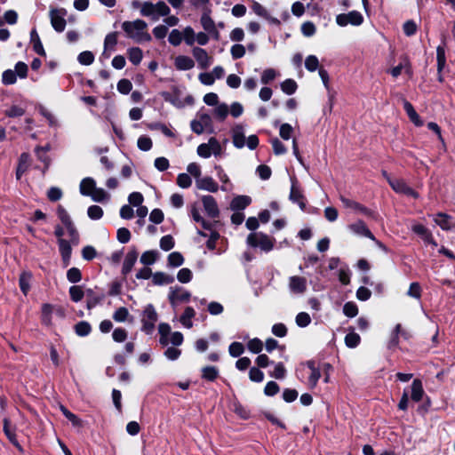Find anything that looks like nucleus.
<instances>
[{"mask_svg":"<svg viewBox=\"0 0 455 455\" xmlns=\"http://www.w3.org/2000/svg\"><path fill=\"white\" fill-rule=\"evenodd\" d=\"M30 36H31V41L33 42V47H34L35 52L41 56H44L45 52H44V49L43 47V44L41 43V40H40L39 36L36 33V31L32 30Z\"/></svg>","mask_w":455,"mask_h":455,"instance_id":"nucleus-33","label":"nucleus"},{"mask_svg":"<svg viewBox=\"0 0 455 455\" xmlns=\"http://www.w3.org/2000/svg\"><path fill=\"white\" fill-rule=\"evenodd\" d=\"M81 195L90 196L94 202L102 203L109 200L110 196L103 188H97L96 181L90 177L81 180L79 186Z\"/></svg>","mask_w":455,"mask_h":455,"instance_id":"nucleus-3","label":"nucleus"},{"mask_svg":"<svg viewBox=\"0 0 455 455\" xmlns=\"http://www.w3.org/2000/svg\"><path fill=\"white\" fill-rule=\"evenodd\" d=\"M272 378L283 379L286 375V369L283 363H278L275 365L274 370L269 373Z\"/></svg>","mask_w":455,"mask_h":455,"instance_id":"nucleus-42","label":"nucleus"},{"mask_svg":"<svg viewBox=\"0 0 455 455\" xmlns=\"http://www.w3.org/2000/svg\"><path fill=\"white\" fill-rule=\"evenodd\" d=\"M211 116L207 114L198 116L197 119L191 122V129L196 134H201L211 125Z\"/></svg>","mask_w":455,"mask_h":455,"instance_id":"nucleus-13","label":"nucleus"},{"mask_svg":"<svg viewBox=\"0 0 455 455\" xmlns=\"http://www.w3.org/2000/svg\"><path fill=\"white\" fill-rule=\"evenodd\" d=\"M17 81L16 74L12 69H7L2 74V83L5 85L15 84Z\"/></svg>","mask_w":455,"mask_h":455,"instance_id":"nucleus-45","label":"nucleus"},{"mask_svg":"<svg viewBox=\"0 0 455 455\" xmlns=\"http://www.w3.org/2000/svg\"><path fill=\"white\" fill-rule=\"evenodd\" d=\"M219 375V371L215 366H206L202 370V377L209 381H213Z\"/></svg>","mask_w":455,"mask_h":455,"instance_id":"nucleus-36","label":"nucleus"},{"mask_svg":"<svg viewBox=\"0 0 455 455\" xmlns=\"http://www.w3.org/2000/svg\"><path fill=\"white\" fill-rule=\"evenodd\" d=\"M66 15L67 11L63 8L52 9L50 11L51 24L57 32L64 31L66 28Z\"/></svg>","mask_w":455,"mask_h":455,"instance_id":"nucleus-9","label":"nucleus"},{"mask_svg":"<svg viewBox=\"0 0 455 455\" xmlns=\"http://www.w3.org/2000/svg\"><path fill=\"white\" fill-rule=\"evenodd\" d=\"M122 28L126 36L136 43L149 42L152 39L148 31V24L143 20L137 19L132 21H124Z\"/></svg>","mask_w":455,"mask_h":455,"instance_id":"nucleus-1","label":"nucleus"},{"mask_svg":"<svg viewBox=\"0 0 455 455\" xmlns=\"http://www.w3.org/2000/svg\"><path fill=\"white\" fill-rule=\"evenodd\" d=\"M25 110L23 108L13 105L10 108L6 109L4 114L9 117H19L23 116Z\"/></svg>","mask_w":455,"mask_h":455,"instance_id":"nucleus-64","label":"nucleus"},{"mask_svg":"<svg viewBox=\"0 0 455 455\" xmlns=\"http://www.w3.org/2000/svg\"><path fill=\"white\" fill-rule=\"evenodd\" d=\"M228 351L231 356L237 357L243 353L244 347L240 342H233L230 344Z\"/></svg>","mask_w":455,"mask_h":455,"instance_id":"nucleus-56","label":"nucleus"},{"mask_svg":"<svg viewBox=\"0 0 455 455\" xmlns=\"http://www.w3.org/2000/svg\"><path fill=\"white\" fill-rule=\"evenodd\" d=\"M232 142L236 148H243L247 146L251 150L255 149L259 145V139L256 135L245 137V128L243 124H236L232 128Z\"/></svg>","mask_w":455,"mask_h":455,"instance_id":"nucleus-4","label":"nucleus"},{"mask_svg":"<svg viewBox=\"0 0 455 455\" xmlns=\"http://www.w3.org/2000/svg\"><path fill=\"white\" fill-rule=\"evenodd\" d=\"M116 44H117V34L116 33H110L106 36L105 40H104L103 54H105L107 58H108L110 56L111 52L115 51Z\"/></svg>","mask_w":455,"mask_h":455,"instance_id":"nucleus-21","label":"nucleus"},{"mask_svg":"<svg viewBox=\"0 0 455 455\" xmlns=\"http://www.w3.org/2000/svg\"><path fill=\"white\" fill-rule=\"evenodd\" d=\"M340 201L342 202L343 205L346 208L351 209L354 212H358V213H363L366 215L370 214V211L357 202L352 201L344 196H340Z\"/></svg>","mask_w":455,"mask_h":455,"instance_id":"nucleus-23","label":"nucleus"},{"mask_svg":"<svg viewBox=\"0 0 455 455\" xmlns=\"http://www.w3.org/2000/svg\"><path fill=\"white\" fill-rule=\"evenodd\" d=\"M288 288L291 294L301 295L306 292L307 281L304 276L292 275L288 279Z\"/></svg>","mask_w":455,"mask_h":455,"instance_id":"nucleus-8","label":"nucleus"},{"mask_svg":"<svg viewBox=\"0 0 455 455\" xmlns=\"http://www.w3.org/2000/svg\"><path fill=\"white\" fill-rule=\"evenodd\" d=\"M174 66L178 70H190L195 67V62L188 56L179 55L174 59Z\"/></svg>","mask_w":455,"mask_h":455,"instance_id":"nucleus-17","label":"nucleus"},{"mask_svg":"<svg viewBox=\"0 0 455 455\" xmlns=\"http://www.w3.org/2000/svg\"><path fill=\"white\" fill-rule=\"evenodd\" d=\"M128 59L133 65H139L143 58L142 50L139 47H132L127 50Z\"/></svg>","mask_w":455,"mask_h":455,"instance_id":"nucleus-32","label":"nucleus"},{"mask_svg":"<svg viewBox=\"0 0 455 455\" xmlns=\"http://www.w3.org/2000/svg\"><path fill=\"white\" fill-rule=\"evenodd\" d=\"M403 108L409 118L416 126L423 125V122L421 121L419 116L417 114L413 106L409 101L403 100Z\"/></svg>","mask_w":455,"mask_h":455,"instance_id":"nucleus-25","label":"nucleus"},{"mask_svg":"<svg viewBox=\"0 0 455 455\" xmlns=\"http://www.w3.org/2000/svg\"><path fill=\"white\" fill-rule=\"evenodd\" d=\"M87 214L92 220H100L103 216V210L99 205H92L88 208Z\"/></svg>","mask_w":455,"mask_h":455,"instance_id":"nucleus-52","label":"nucleus"},{"mask_svg":"<svg viewBox=\"0 0 455 455\" xmlns=\"http://www.w3.org/2000/svg\"><path fill=\"white\" fill-rule=\"evenodd\" d=\"M245 52V47L243 44H234L230 49L231 55L235 60L243 57Z\"/></svg>","mask_w":455,"mask_h":455,"instance_id":"nucleus-60","label":"nucleus"},{"mask_svg":"<svg viewBox=\"0 0 455 455\" xmlns=\"http://www.w3.org/2000/svg\"><path fill=\"white\" fill-rule=\"evenodd\" d=\"M4 434L6 435L7 438L9 439V441L15 446L18 448V450L20 451H23V449L22 447L20 446V444L19 443L17 438H16V435H15V430L14 428L11 426V423H10V420L8 419H4Z\"/></svg>","mask_w":455,"mask_h":455,"instance_id":"nucleus-19","label":"nucleus"},{"mask_svg":"<svg viewBox=\"0 0 455 455\" xmlns=\"http://www.w3.org/2000/svg\"><path fill=\"white\" fill-rule=\"evenodd\" d=\"M140 9V13L146 18H149L154 21H157L161 17L168 16L171 12L170 7L164 1L153 3L151 1H144L135 3Z\"/></svg>","mask_w":455,"mask_h":455,"instance_id":"nucleus-2","label":"nucleus"},{"mask_svg":"<svg viewBox=\"0 0 455 455\" xmlns=\"http://www.w3.org/2000/svg\"><path fill=\"white\" fill-rule=\"evenodd\" d=\"M177 278L180 283H188L192 278V272L189 268H181L177 275Z\"/></svg>","mask_w":455,"mask_h":455,"instance_id":"nucleus-62","label":"nucleus"},{"mask_svg":"<svg viewBox=\"0 0 455 455\" xmlns=\"http://www.w3.org/2000/svg\"><path fill=\"white\" fill-rule=\"evenodd\" d=\"M183 262H184V258L178 251L172 252L168 256V264L171 267H180L183 264Z\"/></svg>","mask_w":455,"mask_h":455,"instance_id":"nucleus-39","label":"nucleus"},{"mask_svg":"<svg viewBox=\"0 0 455 455\" xmlns=\"http://www.w3.org/2000/svg\"><path fill=\"white\" fill-rule=\"evenodd\" d=\"M247 347L251 353L259 354L263 348V343L259 339L254 338L248 341Z\"/></svg>","mask_w":455,"mask_h":455,"instance_id":"nucleus-46","label":"nucleus"},{"mask_svg":"<svg viewBox=\"0 0 455 455\" xmlns=\"http://www.w3.org/2000/svg\"><path fill=\"white\" fill-rule=\"evenodd\" d=\"M424 393L421 380L419 379H414L411 384V400L416 403L419 402L423 398Z\"/></svg>","mask_w":455,"mask_h":455,"instance_id":"nucleus-24","label":"nucleus"},{"mask_svg":"<svg viewBox=\"0 0 455 455\" xmlns=\"http://www.w3.org/2000/svg\"><path fill=\"white\" fill-rule=\"evenodd\" d=\"M290 199L297 203L302 210L305 208L304 197L300 189L297 187L296 180H291Z\"/></svg>","mask_w":455,"mask_h":455,"instance_id":"nucleus-20","label":"nucleus"},{"mask_svg":"<svg viewBox=\"0 0 455 455\" xmlns=\"http://www.w3.org/2000/svg\"><path fill=\"white\" fill-rule=\"evenodd\" d=\"M293 128L289 124H283L279 129V135L283 140H288L291 138Z\"/></svg>","mask_w":455,"mask_h":455,"instance_id":"nucleus-53","label":"nucleus"},{"mask_svg":"<svg viewBox=\"0 0 455 455\" xmlns=\"http://www.w3.org/2000/svg\"><path fill=\"white\" fill-rule=\"evenodd\" d=\"M189 298V293L183 288H172L169 293V299L172 304L175 305L179 302L186 301Z\"/></svg>","mask_w":455,"mask_h":455,"instance_id":"nucleus-18","label":"nucleus"},{"mask_svg":"<svg viewBox=\"0 0 455 455\" xmlns=\"http://www.w3.org/2000/svg\"><path fill=\"white\" fill-rule=\"evenodd\" d=\"M251 202V199L248 196H238L235 197L231 204L230 207L232 210H243L246 208Z\"/></svg>","mask_w":455,"mask_h":455,"instance_id":"nucleus-26","label":"nucleus"},{"mask_svg":"<svg viewBox=\"0 0 455 455\" xmlns=\"http://www.w3.org/2000/svg\"><path fill=\"white\" fill-rule=\"evenodd\" d=\"M173 278L164 273H156L153 275V283L157 285L171 283Z\"/></svg>","mask_w":455,"mask_h":455,"instance_id":"nucleus-41","label":"nucleus"},{"mask_svg":"<svg viewBox=\"0 0 455 455\" xmlns=\"http://www.w3.org/2000/svg\"><path fill=\"white\" fill-rule=\"evenodd\" d=\"M300 29L303 36L307 37L314 36L316 31L315 25L311 21L302 23Z\"/></svg>","mask_w":455,"mask_h":455,"instance_id":"nucleus-48","label":"nucleus"},{"mask_svg":"<svg viewBox=\"0 0 455 455\" xmlns=\"http://www.w3.org/2000/svg\"><path fill=\"white\" fill-rule=\"evenodd\" d=\"M277 76V72L273 68H267L262 72L260 81L264 84H267L271 81L275 80Z\"/></svg>","mask_w":455,"mask_h":455,"instance_id":"nucleus-49","label":"nucleus"},{"mask_svg":"<svg viewBox=\"0 0 455 455\" xmlns=\"http://www.w3.org/2000/svg\"><path fill=\"white\" fill-rule=\"evenodd\" d=\"M305 68L309 72H314L319 68V60L315 55H308L305 60Z\"/></svg>","mask_w":455,"mask_h":455,"instance_id":"nucleus-43","label":"nucleus"},{"mask_svg":"<svg viewBox=\"0 0 455 455\" xmlns=\"http://www.w3.org/2000/svg\"><path fill=\"white\" fill-rule=\"evenodd\" d=\"M307 365L311 371V373L308 377V384L311 388H314V387H315L317 381L321 377V373H320L319 369H317L315 366V363L313 361H308L307 363Z\"/></svg>","mask_w":455,"mask_h":455,"instance_id":"nucleus-28","label":"nucleus"},{"mask_svg":"<svg viewBox=\"0 0 455 455\" xmlns=\"http://www.w3.org/2000/svg\"><path fill=\"white\" fill-rule=\"evenodd\" d=\"M201 25L205 31L209 33H213L215 35V37L218 38L219 32L215 28L214 21L211 19V17L208 14H203V16L201 17Z\"/></svg>","mask_w":455,"mask_h":455,"instance_id":"nucleus-30","label":"nucleus"},{"mask_svg":"<svg viewBox=\"0 0 455 455\" xmlns=\"http://www.w3.org/2000/svg\"><path fill=\"white\" fill-rule=\"evenodd\" d=\"M251 9L254 12V13L256 15H258L259 17H262L265 20L267 17H268V14H269L268 11L262 4H260L258 2H253Z\"/></svg>","mask_w":455,"mask_h":455,"instance_id":"nucleus-61","label":"nucleus"},{"mask_svg":"<svg viewBox=\"0 0 455 455\" xmlns=\"http://www.w3.org/2000/svg\"><path fill=\"white\" fill-rule=\"evenodd\" d=\"M183 39L185 40L188 45H192L196 42V35L194 29L191 27H187L182 31Z\"/></svg>","mask_w":455,"mask_h":455,"instance_id":"nucleus-57","label":"nucleus"},{"mask_svg":"<svg viewBox=\"0 0 455 455\" xmlns=\"http://www.w3.org/2000/svg\"><path fill=\"white\" fill-rule=\"evenodd\" d=\"M138 148L143 151H148L152 148V140L147 136H141L138 139Z\"/></svg>","mask_w":455,"mask_h":455,"instance_id":"nucleus-63","label":"nucleus"},{"mask_svg":"<svg viewBox=\"0 0 455 455\" xmlns=\"http://www.w3.org/2000/svg\"><path fill=\"white\" fill-rule=\"evenodd\" d=\"M77 60L82 65H91L94 60V55L92 52L85 51L78 55Z\"/></svg>","mask_w":455,"mask_h":455,"instance_id":"nucleus-54","label":"nucleus"},{"mask_svg":"<svg viewBox=\"0 0 455 455\" xmlns=\"http://www.w3.org/2000/svg\"><path fill=\"white\" fill-rule=\"evenodd\" d=\"M196 186L200 190H205L208 192L215 193L219 190L218 183L209 176L201 177L196 180Z\"/></svg>","mask_w":455,"mask_h":455,"instance_id":"nucleus-14","label":"nucleus"},{"mask_svg":"<svg viewBox=\"0 0 455 455\" xmlns=\"http://www.w3.org/2000/svg\"><path fill=\"white\" fill-rule=\"evenodd\" d=\"M138 259V252L135 249H132L127 252L125 255L123 267H122V273L123 275H126L128 273H130L136 263Z\"/></svg>","mask_w":455,"mask_h":455,"instance_id":"nucleus-16","label":"nucleus"},{"mask_svg":"<svg viewBox=\"0 0 455 455\" xmlns=\"http://www.w3.org/2000/svg\"><path fill=\"white\" fill-rule=\"evenodd\" d=\"M160 247L162 250L167 251L174 247V241L172 235H167L161 238Z\"/></svg>","mask_w":455,"mask_h":455,"instance_id":"nucleus-58","label":"nucleus"},{"mask_svg":"<svg viewBox=\"0 0 455 455\" xmlns=\"http://www.w3.org/2000/svg\"><path fill=\"white\" fill-rule=\"evenodd\" d=\"M31 274L24 272L20 276V287L21 291L26 295L30 289Z\"/></svg>","mask_w":455,"mask_h":455,"instance_id":"nucleus-34","label":"nucleus"},{"mask_svg":"<svg viewBox=\"0 0 455 455\" xmlns=\"http://www.w3.org/2000/svg\"><path fill=\"white\" fill-rule=\"evenodd\" d=\"M157 255L156 251H147L141 255L140 262L144 265H152L156 262Z\"/></svg>","mask_w":455,"mask_h":455,"instance_id":"nucleus-40","label":"nucleus"},{"mask_svg":"<svg viewBox=\"0 0 455 455\" xmlns=\"http://www.w3.org/2000/svg\"><path fill=\"white\" fill-rule=\"evenodd\" d=\"M60 252L62 256L63 260L68 264L71 256V246L70 243L63 238L59 239Z\"/></svg>","mask_w":455,"mask_h":455,"instance_id":"nucleus-31","label":"nucleus"},{"mask_svg":"<svg viewBox=\"0 0 455 455\" xmlns=\"http://www.w3.org/2000/svg\"><path fill=\"white\" fill-rule=\"evenodd\" d=\"M183 40V33L179 29H172L169 35L168 41L173 46H178Z\"/></svg>","mask_w":455,"mask_h":455,"instance_id":"nucleus-38","label":"nucleus"},{"mask_svg":"<svg viewBox=\"0 0 455 455\" xmlns=\"http://www.w3.org/2000/svg\"><path fill=\"white\" fill-rule=\"evenodd\" d=\"M49 146L37 147L36 148V154L37 156V158L45 164L44 169H47L50 164V158L46 156V153L49 151Z\"/></svg>","mask_w":455,"mask_h":455,"instance_id":"nucleus-37","label":"nucleus"},{"mask_svg":"<svg viewBox=\"0 0 455 455\" xmlns=\"http://www.w3.org/2000/svg\"><path fill=\"white\" fill-rule=\"evenodd\" d=\"M336 22L340 27L347 25L359 26L363 22V17L361 12L352 11L348 13H341L336 16Z\"/></svg>","mask_w":455,"mask_h":455,"instance_id":"nucleus-7","label":"nucleus"},{"mask_svg":"<svg viewBox=\"0 0 455 455\" xmlns=\"http://www.w3.org/2000/svg\"><path fill=\"white\" fill-rule=\"evenodd\" d=\"M192 53L199 68L205 69L212 64V57H211L204 49L195 47L192 50Z\"/></svg>","mask_w":455,"mask_h":455,"instance_id":"nucleus-11","label":"nucleus"},{"mask_svg":"<svg viewBox=\"0 0 455 455\" xmlns=\"http://www.w3.org/2000/svg\"><path fill=\"white\" fill-rule=\"evenodd\" d=\"M436 60H437V72H438V80L443 82V78L441 75V72L444 68L446 65V56H445V49L443 46L439 45L436 48Z\"/></svg>","mask_w":455,"mask_h":455,"instance_id":"nucleus-22","label":"nucleus"},{"mask_svg":"<svg viewBox=\"0 0 455 455\" xmlns=\"http://www.w3.org/2000/svg\"><path fill=\"white\" fill-rule=\"evenodd\" d=\"M387 182L396 193L404 194L414 198L419 197V194L410 188L403 180L387 177Z\"/></svg>","mask_w":455,"mask_h":455,"instance_id":"nucleus-10","label":"nucleus"},{"mask_svg":"<svg viewBox=\"0 0 455 455\" xmlns=\"http://www.w3.org/2000/svg\"><path fill=\"white\" fill-rule=\"evenodd\" d=\"M177 184L182 188H188L192 184V180L188 173H180L177 177Z\"/></svg>","mask_w":455,"mask_h":455,"instance_id":"nucleus-55","label":"nucleus"},{"mask_svg":"<svg viewBox=\"0 0 455 455\" xmlns=\"http://www.w3.org/2000/svg\"><path fill=\"white\" fill-rule=\"evenodd\" d=\"M202 203L206 213L212 217L216 218L219 216L220 211L216 200L212 196H203Z\"/></svg>","mask_w":455,"mask_h":455,"instance_id":"nucleus-15","label":"nucleus"},{"mask_svg":"<svg viewBox=\"0 0 455 455\" xmlns=\"http://www.w3.org/2000/svg\"><path fill=\"white\" fill-rule=\"evenodd\" d=\"M347 228L354 235L365 236L372 241H375V236L363 220H357L355 223L348 225Z\"/></svg>","mask_w":455,"mask_h":455,"instance_id":"nucleus-12","label":"nucleus"},{"mask_svg":"<svg viewBox=\"0 0 455 455\" xmlns=\"http://www.w3.org/2000/svg\"><path fill=\"white\" fill-rule=\"evenodd\" d=\"M404 70L406 73L411 74V68L409 62L404 60L398 66L391 69L390 73L394 77H397L401 75L402 71Z\"/></svg>","mask_w":455,"mask_h":455,"instance_id":"nucleus-44","label":"nucleus"},{"mask_svg":"<svg viewBox=\"0 0 455 455\" xmlns=\"http://www.w3.org/2000/svg\"><path fill=\"white\" fill-rule=\"evenodd\" d=\"M57 214L62 224L66 226H70L72 222V220L68 213V212L62 207L61 205H59L57 208Z\"/></svg>","mask_w":455,"mask_h":455,"instance_id":"nucleus-47","label":"nucleus"},{"mask_svg":"<svg viewBox=\"0 0 455 455\" xmlns=\"http://www.w3.org/2000/svg\"><path fill=\"white\" fill-rule=\"evenodd\" d=\"M434 221L443 230H450L451 228V216L439 212L434 217Z\"/></svg>","mask_w":455,"mask_h":455,"instance_id":"nucleus-27","label":"nucleus"},{"mask_svg":"<svg viewBox=\"0 0 455 455\" xmlns=\"http://www.w3.org/2000/svg\"><path fill=\"white\" fill-rule=\"evenodd\" d=\"M360 336L351 331L345 337V343L348 347H355L360 343Z\"/></svg>","mask_w":455,"mask_h":455,"instance_id":"nucleus-50","label":"nucleus"},{"mask_svg":"<svg viewBox=\"0 0 455 455\" xmlns=\"http://www.w3.org/2000/svg\"><path fill=\"white\" fill-rule=\"evenodd\" d=\"M215 169L217 171V176H218L220 181L222 183L221 190L228 191V190L231 189L232 184L230 182V180H229L228 174L225 172V171L222 169V167L216 165Z\"/></svg>","mask_w":455,"mask_h":455,"instance_id":"nucleus-29","label":"nucleus"},{"mask_svg":"<svg viewBox=\"0 0 455 455\" xmlns=\"http://www.w3.org/2000/svg\"><path fill=\"white\" fill-rule=\"evenodd\" d=\"M248 245L259 248L263 251H270L274 248L275 239L262 232L251 233L246 239Z\"/></svg>","mask_w":455,"mask_h":455,"instance_id":"nucleus-5","label":"nucleus"},{"mask_svg":"<svg viewBox=\"0 0 455 455\" xmlns=\"http://www.w3.org/2000/svg\"><path fill=\"white\" fill-rule=\"evenodd\" d=\"M132 89V84L128 79H121L117 84V90L122 94H128Z\"/></svg>","mask_w":455,"mask_h":455,"instance_id":"nucleus-59","label":"nucleus"},{"mask_svg":"<svg viewBox=\"0 0 455 455\" xmlns=\"http://www.w3.org/2000/svg\"><path fill=\"white\" fill-rule=\"evenodd\" d=\"M197 154L203 158H209L212 155L218 156L222 154V147L214 137H212L207 143L197 147Z\"/></svg>","mask_w":455,"mask_h":455,"instance_id":"nucleus-6","label":"nucleus"},{"mask_svg":"<svg viewBox=\"0 0 455 455\" xmlns=\"http://www.w3.org/2000/svg\"><path fill=\"white\" fill-rule=\"evenodd\" d=\"M298 88L297 83L293 79H286L281 84V90L288 94H293Z\"/></svg>","mask_w":455,"mask_h":455,"instance_id":"nucleus-35","label":"nucleus"},{"mask_svg":"<svg viewBox=\"0 0 455 455\" xmlns=\"http://www.w3.org/2000/svg\"><path fill=\"white\" fill-rule=\"evenodd\" d=\"M214 115L217 118H219L220 121L225 120V118L228 115V107L227 104H219L214 108Z\"/></svg>","mask_w":455,"mask_h":455,"instance_id":"nucleus-51","label":"nucleus"}]
</instances>
